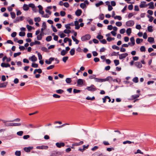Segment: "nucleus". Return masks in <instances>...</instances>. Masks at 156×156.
I'll return each instance as SVG.
<instances>
[{"mask_svg": "<svg viewBox=\"0 0 156 156\" xmlns=\"http://www.w3.org/2000/svg\"><path fill=\"white\" fill-rule=\"evenodd\" d=\"M86 89L87 90H88L91 92H94L97 90V89L95 87V86L93 84H92L90 87H87Z\"/></svg>", "mask_w": 156, "mask_h": 156, "instance_id": "f257e3e1", "label": "nucleus"}, {"mask_svg": "<svg viewBox=\"0 0 156 156\" xmlns=\"http://www.w3.org/2000/svg\"><path fill=\"white\" fill-rule=\"evenodd\" d=\"M90 38V35L89 34H87L82 36L81 37V40L82 41H85L89 40Z\"/></svg>", "mask_w": 156, "mask_h": 156, "instance_id": "f03ea898", "label": "nucleus"}, {"mask_svg": "<svg viewBox=\"0 0 156 156\" xmlns=\"http://www.w3.org/2000/svg\"><path fill=\"white\" fill-rule=\"evenodd\" d=\"M134 24V22L133 20H130L126 22V25L128 27H132Z\"/></svg>", "mask_w": 156, "mask_h": 156, "instance_id": "7ed1b4c3", "label": "nucleus"}, {"mask_svg": "<svg viewBox=\"0 0 156 156\" xmlns=\"http://www.w3.org/2000/svg\"><path fill=\"white\" fill-rule=\"evenodd\" d=\"M11 122L10 121H2L3 122L4 124V126L6 127L12 126V123H9V122Z\"/></svg>", "mask_w": 156, "mask_h": 156, "instance_id": "20e7f679", "label": "nucleus"}, {"mask_svg": "<svg viewBox=\"0 0 156 156\" xmlns=\"http://www.w3.org/2000/svg\"><path fill=\"white\" fill-rule=\"evenodd\" d=\"M117 53L119 55V58L120 59L125 58L128 55V54L127 53H123L121 54H119V52Z\"/></svg>", "mask_w": 156, "mask_h": 156, "instance_id": "39448f33", "label": "nucleus"}, {"mask_svg": "<svg viewBox=\"0 0 156 156\" xmlns=\"http://www.w3.org/2000/svg\"><path fill=\"white\" fill-rule=\"evenodd\" d=\"M54 59V58L52 57H51L49 59V60H46L45 61V62L48 64H50L51 63V62Z\"/></svg>", "mask_w": 156, "mask_h": 156, "instance_id": "423d86ee", "label": "nucleus"}, {"mask_svg": "<svg viewBox=\"0 0 156 156\" xmlns=\"http://www.w3.org/2000/svg\"><path fill=\"white\" fill-rule=\"evenodd\" d=\"M115 80H113V78L111 76H108L105 79H104V82L109 81H115Z\"/></svg>", "mask_w": 156, "mask_h": 156, "instance_id": "0eeeda50", "label": "nucleus"}, {"mask_svg": "<svg viewBox=\"0 0 156 156\" xmlns=\"http://www.w3.org/2000/svg\"><path fill=\"white\" fill-rule=\"evenodd\" d=\"M55 145L57 147L60 148L64 146H65V144L62 142H57L56 143Z\"/></svg>", "mask_w": 156, "mask_h": 156, "instance_id": "6e6552de", "label": "nucleus"}, {"mask_svg": "<svg viewBox=\"0 0 156 156\" xmlns=\"http://www.w3.org/2000/svg\"><path fill=\"white\" fill-rule=\"evenodd\" d=\"M33 147H25L23 149L24 151L27 152H30L31 150L32 149Z\"/></svg>", "mask_w": 156, "mask_h": 156, "instance_id": "1a4fd4ad", "label": "nucleus"}, {"mask_svg": "<svg viewBox=\"0 0 156 156\" xmlns=\"http://www.w3.org/2000/svg\"><path fill=\"white\" fill-rule=\"evenodd\" d=\"M82 11L81 9H78L75 12V13L77 16H80L81 15Z\"/></svg>", "mask_w": 156, "mask_h": 156, "instance_id": "9d476101", "label": "nucleus"}, {"mask_svg": "<svg viewBox=\"0 0 156 156\" xmlns=\"http://www.w3.org/2000/svg\"><path fill=\"white\" fill-rule=\"evenodd\" d=\"M135 65L138 68H140L142 67V65L140 62H137L134 63Z\"/></svg>", "mask_w": 156, "mask_h": 156, "instance_id": "9b49d317", "label": "nucleus"}, {"mask_svg": "<svg viewBox=\"0 0 156 156\" xmlns=\"http://www.w3.org/2000/svg\"><path fill=\"white\" fill-rule=\"evenodd\" d=\"M29 59L31 60L32 62H35L37 61V58L35 55H33L31 57H29Z\"/></svg>", "mask_w": 156, "mask_h": 156, "instance_id": "f8f14e48", "label": "nucleus"}, {"mask_svg": "<svg viewBox=\"0 0 156 156\" xmlns=\"http://www.w3.org/2000/svg\"><path fill=\"white\" fill-rule=\"evenodd\" d=\"M147 5L149 6V9H153L154 8V2H151Z\"/></svg>", "mask_w": 156, "mask_h": 156, "instance_id": "ddd939ff", "label": "nucleus"}, {"mask_svg": "<svg viewBox=\"0 0 156 156\" xmlns=\"http://www.w3.org/2000/svg\"><path fill=\"white\" fill-rule=\"evenodd\" d=\"M48 148L47 146H37L36 148L37 149H47Z\"/></svg>", "mask_w": 156, "mask_h": 156, "instance_id": "4468645a", "label": "nucleus"}, {"mask_svg": "<svg viewBox=\"0 0 156 156\" xmlns=\"http://www.w3.org/2000/svg\"><path fill=\"white\" fill-rule=\"evenodd\" d=\"M1 66L3 67H9L10 66V65L9 63H2L1 64Z\"/></svg>", "mask_w": 156, "mask_h": 156, "instance_id": "2eb2a0df", "label": "nucleus"}, {"mask_svg": "<svg viewBox=\"0 0 156 156\" xmlns=\"http://www.w3.org/2000/svg\"><path fill=\"white\" fill-rule=\"evenodd\" d=\"M146 3L145 2H141L140 5V8H143L144 7H146L147 6V5H145V4Z\"/></svg>", "mask_w": 156, "mask_h": 156, "instance_id": "dca6fc26", "label": "nucleus"}, {"mask_svg": "<svg viewBox=\"0 0 156 156\" xmlns=\"http://www.w3.org/2000/svg\"><path fill=\"white\" fill-rule=\"evenodd\" d=\"M94 80L96 82H104V79L98 78L95 77Z\"/></svg>", "mask_w": 156, "mask_h": 156, "instance_id": "f3484780", "label": "nucleus"}, {"mask_svg": "<svg viewBox=\"0 0 156 156\" xmlns=\"http://www.w3.org/2000/svg\"><path fill=\"white\" fill-rule=\"evenodd\" d=\"M148 41L150 43L152 44L154 41V38L152 37H149L147 39Z\"/></svg>", "mask_w": 156, "mask_h": 156, "instance_id": "a211bd4d", "label": "nucleus"}, {"mask_svg": "<svg viewBox=\"0 0 156 156\" xmlns=\"http://www.w3.org/2000/svg\"><path fill=\"white\" fill-rule=\"evenodd\" d=\"M23 9L25 11H27L29 9V5H27L24 4L23 6Z\"/></svg>", "mask_w": 156, "mask_h": 156, "instance_id": "6ab92c4d", "label": "nucleus"}, {"mask_svg": "<svg viewBox=\"0 0 156 156\" xmlns=\"http://www.w3.org/2000/svg\"><path fill=\"white\" fill-rule=\"evenodd\" d=\"M77 83L78 85H82L83 83V80L81 79H79L77 80Z\"/></svg>", "mask_w": 156, "mask_h": 156, "instance_id": "aec40b11", "label": "nucleus"}, {"mask_svg": "<svg viewBox=\"0 0 156 156\" xmlns=\"http://www.w3.org/2000/svg\"><path fill=\"white\" fill-rule=\"evenodd\" d=\"M42 72V70L41 69H35L34 70V74H35L37 72L39 73H41Z\"/></svg>", "mask_w": 156, "mask_h": 156, "instance_id": "412c9836", "label": "nucleus"}, {"mask_svg": "<svg viewBox=\"0 0 156 156\" xmlns=\"http://www.w3.org/2000/svg\"><path fill=\"white\" fill-rule=\"evenodd\" d=\"M72 38L74 41L75 42V43L76 44H78L79 42V41L77 40L76 38H75L73 36H72Z\"/></svg>", "mask_w": 156, "mask_h": 156, "instance_id": "4be33fe9", "label": "nucleus"}, {"mask_svg": "<svg viewBox=\"0 0 156 156\" xmlns=\"http://www.w3.org/2000/svg\"><path fill=\"white\" fill-rule=\"evenodd\" d=\"M7 83V82L0 83V88L5 87H6Z\"/></svg>", "mask_w": 156, "mask_h": 156, "instance_id": "5701e85b", "label": "nucleus"}, {"mask_svg": "<svg viewBox=\"0 0 156 156\" xmlns=\"http://www.w3.org/2000/svg\"><path fill=\"white\" fill-rule=\"evenodd\" d=\"M75 50L74 48H73L71 49L69 51L70 54L71 55H73L75 54Z\"/></svg>", "mask_w": 156, "mask_h": 156, "instance_id": "b1692460", "label": "nucleus"}, {"mask_svg": "<svg viewBox=\"0 0 156 156\" xmlns=\"http://www.w3.org/2000/svg\"><path fill=\"white\" fill-rule=\"evenodd\" d=\"M140 96V94H135L132 96L131 97L132 99H135L138 97Z\"/></svg>", "mask_w": 156, "mask_h": 156, "instance_id": "393cba45", "label": "nucleus"}, {"mask_svg": "<svg viewBox=\"0 0 156 156\" xmlns=\"http://www.w3.org/2000/svg\"><path fill=\"white\" fill-rule=\"evenodd\" d=\"M126 33L128 36L130 35V34L131 33V28H129L126 30Z\"/></svg>", "mask_w": 156, "mask_h": 156, "instance_id": "a878e982", "label": "nucleus"}, {"mask_svg": "<svg viewBox=\"0 0 156 156\" xmlns=\"http://www.w3.org/2000/svg\"><path fill=\"white\" fill-rule=\"evenodd\" d=\"M52 39V37L51 36H49L46 37V40L47 41H50Z\"/></svg>", "mask_w": 156, "mask_h": 156, "instance_id": "bb28decb", "label": "nucleus"}, {"mask_svg": "<svg viewBox=\"0 0 156 156\" xmlns=\"http://www.w3.org/2000/svg\"><path fill=\"white\" fill-rule=\"evenodd\" d=\"M64 92V90L62 89H59L56 90V92L59 94H62Z\"/></svg>", "mask_w": 156, "mask_h": 156, "instance_id": "cd10ccee", "label": "nucleus"}, {"mask_svg": "<svg viewBox=\"0 0 156 156\" xmlns=\"http://www.w3.org/2000/svg\"><path fill=\"white\" fill-rule=\"evenodd\" d=\"M67 51L65 50H63L61 52V55L62 56H64L67 53Z\"/></svg>", "mask_w": 156, "mask_h": 156, "instance_id": "c85d7f7f", "label": "nucleus"}, {"mask_svg": "<svg viewBox=\"0 0 156 156\" xmlns=\"http://www.w3.org/2000/svg\"><path fill=\"white\" fill-rule=\"evenodd\" d=\"M147 30L149 32H152L153 31L152 27L151 26H148L147 27Z\"/></svg>", "mask_w": 156, "mask_h": 156, "instance_id": "c756f323", "label": "nucleus"}, {"mask_svg": "<svg viewBox=\"0 0 156 156\" xmlns=\"http://www.w3.org/2000/svg\"><path fill=\"white\" fill-rule=\"evenodd\" d=\"M26 127L28 128H35V126L32 124H29L26 125Z\"/></svg>", "mask_w": 156, "mask_h": 156, "instance_id": "7c9ffc66", "label": "nucleus"}, {"mask_svg": "<svg viewBox=\"0 0 156 156\" xmlns=\"http://www.w3.org/2000/svg\"><path fill=\"white\" fill-rule=\"evenodd\" d=\"M133 81L135 83H138V78L137 77H134L133 79Z\"/></svg>", "mask_w": 156, "mask_h": 156, "instance_id": "2f4dec72", "label": "nucleus"}, {"mask_svg": "<svg viewBox=\"0 0 156 156\" xmlns=\"http://www.w3.org/2000/svg\"><path fill=\"white\" fill-rule=\"evenodd\" d=\"M66 81L67 83H70L72 82V80L70 78H67L66 79Z\"/></svg>", "mask_w": 156, "mask_h": 156, "instance_id": "473e14b6", "label": "nucleus"}, {"mask_svg": "<svg viewBox=\"0 0 156 156\" xmlns=\"http://www.w3.org/2000/svg\"><path fill=\"white\" fill-rule=\"evenodd\" d=\"M112 49H116L118 50H119L120 49L119 48V47L116 46V45H112Z\"/></svg>", "mask_w": 156, "mask_h": 156, "instance_id": "72a5a7b5", "label": "nucleus"}, {"mask_svg": "<svg viewBox=\"0 0 156 156\" xmlns=\"http://www.w3.org/2000/svg\"><path fill=\"white\" fill-rule=\"evenodd\" d=\"M132 143H134V142H132L131 141H129V140H126V141L123 142V144H131Z\"/></svg>", "mask_w": 156, "mask_h": 156, "instance_id": "f704fd0d", "label": "nucleus"}, {"mask_svg": "<svg viewBox=\"0 0 156 156\" xmlns=\"http://www.w3.org/2000/svg\"><path fill=\"white\" fill-rule=\"evenodd\" d=\"M140 50L141 52H144L146 51V48L144 46H142L141 47Z\"/></svg>", "mask_w": 156, "mask_h": 156, "instance_id": "c9c22d12", "label": "nucleus"}, {"mask_svg": "<svg viewBox=\"0 0 156 156\" xmlns=\"http://www.w3.org/2000/svg\"><path fill=\"white\" fill-rule=\"evenodd\" d=\"M10 14L11 17L12 19H14L16 17V14L14 12H10Z\"/></svg>", "mask_w": 156, "mask_h": 156, "instance_id": "e433bc0d", "label": "nucleus"}, {"mask_svg": "<svg viewBox=\"0 0 156 156\" xmlns=\"http://www.w3.org/2000/svg\"><path fill=\"white\" fill-rule=\"evenodd\" d=\"M80 6L81 8L84 9L86 7L85 3H81L80 4Z\"/></svg>", "mask_w": 156, "mask_h": 156, "instance_id": "4c0bfd02", "label": "nucleus"}, {"mask_svg": "<svg viewBox=\"0 0 156 156\" xmlns=\"http://www.w3.org/2000/svg\"><path fill=\"white\" fill-rule=\"evenodd\" d=\"M26 27L29 31H30L32 29V27L28 25H27L26 26Z\"/></svg>", "mask_w": 156, "mask_h": 156, "instance_id": "58836bf2", "label": "nucleus"}, {"mask_svg": "<svg viewBox=\"0 0 156 156\" xmlns=\"http://www.w3.org/2000/svg\"><path fill=\"white\" fill-rule=\"evenodd\" d=\"M103 3L102 1H101L99 3H96L95 4V5L96 7H98L100 5H102L103 4Z\"/></svg>", "mask_w": 156, "mask_h": 156, "instance_id": "ea45409f", "label": "nucleus"}, {"mask_svg": "<svg viewBox=\"0 0 156 156\" xmlns=\"http://www.w3.org/2000/svg\"><path fill=\"white\" fill-rule=\"evenodd\" d=\"M130 41L131 43H132V44H135V39L134 37H133L130 38Z\"/></svg>", "mask_w": 156, "mask_h": 156, "instance_id": "a19ab883", "label": "nucleus"}, {"mask_svg": "<svg viewBox=\"0 0 156 156\" xmlns=\"http://www.w3.org/2000/svg\"><path fill=\"white\" fill-rule=\"evenodd\" d=\"M15 155L17 156H20L21 155V152L20 151H16L15 152Z\"/></svg>", "mask_w": 156, "mask_h": 156, "instance_id": "79ce46f5", "label": "nucleus"}, {"mask_svg": "<svg viewBox=\"0 0 156 156\" xmlns=\"http://www.w3.org/2000/svg\"><path fill=\"white\" fill-rule=\"evenodd\" d=\"M96 77V75H92L90 76L89 77V78L90 79H95Z\"/></svg>", "mask_w": 156, "mask_h": 156, "instance_id": "37998d69", "label": "nucleus"}, {"mask_svg": "<svg viewBox=\"0 0 156 156\" xmlns=\"http://www.w3.org/2000/svg\"><path fill=\"white\" fill-rule=\"evenodd\" d=\"M115 19H118L119 20H122V17L121 16H116L114 17Z\"/></svg>", "mask_w": 156, "mask_h": 156, "instance_id": "c03bdc74", "label": "nucleus"}, {"mask_svg": "<svg viewBox=\"0 0 156 156\" xmlns=\"http://www.w3.org/2000/svg\"><path fill=\"white\" fill-rule=\"evenodd\" d=\"M41 20V18L39 17L35 18L34 19V21L36 22H39Z\"/></svg>", "mask_w": 156, "mask_h": 156, "instance_id": "a18cd8bd", "label": "nucleus"}, {"mask_svg": "<svg viewBox=\"0 0 156 156\" xmlns=\"http://www.w3.org/2000/svg\"><path fill=\"white\" fill-rule=\"evenodd\" d=\"M31 66L33 67L36 68L38 67V65L37 64L35 63H33L32 64Z\"/></svg>", "mask_w": 156, "mask_h": 156, "instance_id": "49530a36", "label": "nucleus"}, {"mask_svg": "<svg viewBox=\"0 0 156 156\" xmlns=\"http://www.w3.org/2000/svg\"><path fill=\"white\" fill-rule=\"evenodd\" d=\"M21 125L20 123H12V126H20Z\"/></svg>", "mask_w": 156, "mask_h": 156, "instance_id": "de8ad7c7", "label": "nucleus"}, {"mask_svg": "<svg viewBox=\"0 0 156 156\" xmlns=\"http://www.w3.org/2000/svg\"><path fill=\"white\" fill-rule=\"evenodd\" d=\"M114 62L115 66H117L119 64V61L118 60H115Z\"/></svg>", "mask_w": 156, "mask_h": 156, "instance_id": "09e8293b", "label": "nucleus"}, {"mask_svg": "<svg viewBox=\"0 0 156 156\" xmlns=\"http://www.w3.org/2000/svg\"><path fill=\"white\" fill-rule=\"evenodd\" d=\"M81 90L74 89L73 90V92L74 93H77L80 92Z\"/></svg>", "mask_w": 156, "mask_h": 156, "instance_id": "8fccbe9b", "label": "nucleus"}, {"mask_svg": "<svg viewBox=\"0 0 156 156\" xmlns=\"http://www.w3.org/2000/svg\"><path fill=\"white\" fill-rule=\"evenodd\" d=\"M104 16L103 14H101L99 15V19L102 20L104 19Z\"/></svg>", "mask_w": 156, "mask_h": 156, "instance_id": "3c124183", "label": "nucleus"}, {"mask_svg": "<svg viewBox=\"0 0 156 156\" xmlns=\"http://www.w3.org/2000/svg\"><path fill=\"white\" fill-rule=\"evenodd\" d=\"M23 131H20L17 133V134L19 136H22L23 134Z\"/></svg>", "mask_w": 156, "mask_h": 156, "instance_id": "603ef678", "label": "nucleus"}, {"mask_svg": "<svg viewBox=\"0 0 156 156\" xmlns=\"http://www.w3.org/2000/svg\"><path fill=\"white\" fill-rule=\"evenodd\" d=\"M115 24L117 26L120 27L122 25V23L120 22H118L116 23Z\"/></svg>", "mask_w": 156, "mask_h": 156, "instance_id": "864d4df0", "label": "nucleus"}, {"mask_svg": "<svg viewBox=\"0 0 156 156\" xmlns=\"http://www.w3.org/2000/svg\"><path fill=\"white\" fill-rule=\"evenodd\" d=\"M68 58V56L64 57L62 58V61L64 62H66Z\"/></svg>", "mask_w": 156, "mask_h": 156, "instance_id": "5fc2aeb1", "label": "nucleus"}, {"mask_svg": "<svg viewBox=\"0 0 156 156\" xmlns=\"http://www.w3.org/2000/svg\"><path fill=\"white\" fill-rule=\"evenodd\" d=\"M19 36L21 37H23L25 36V33L24 32H20L19 34Z\"/></svg>", "mask_w": 156, "mask_h": 156, "instance_id": "6e6d98bb", "label": "nucleus"}, {"mask_svg": "<svg viewBox=\"0 0 156 156\" xmlns=\"http://www.w3.org/2000/svg\"><path fill=\"white\" fill-rule=\"evenodd\" d=\"M42 37L41 34H39L37 36V39L38 40H41L42 39Z\"/></svg>", "mask_w": 156, "mask_h": 156, "instance_id": "4d7b16f0", "label": "nucleus"}, {"mask_svg": "<svg viewBox=\"0 0 156 156\" xmlns=\"http://www.w3.org/2000/svg\"><path fill=\"white\" fill-rule=\"evenodd\" d=\"M51 27L53 32H57V30L56 28L53 25H52L51 26Z\"/></svg>", "mask_w": 156, "mask_h": 156, "instance_id": "13d9d810", "label": "nucleus"}, {"mask_svg": "<svg viewBox=\"0 0 156 156\" xmlns=\"http://www.w3.org/2000/svg\"><path fill=\"white\" fill-rule=\"evenodd\" d=\"M60 14L61 16H64L66 15V12L64 11H61L60 12Z\"/></svg>", "mask_w": 156, "mask_h": 156, "instance_id": "bf43d9fd", "label": "nucleus"}, {"mask_svg": "<svg viewBox=\"0 0 156 156\" xmlns=\"http://www.w3.org/2000/svg\"><path fill=\"white\" fill-rule=\"evenodd\" d=\"M54 65H50L49 66L47 67V70L52 69L54 68Z\"/></svg>", "mask_w": 156, "mask_h": 156, "instance_id": "052dcab7", "label": "nucleus"}, {"mask_svg": "<svg viewBox=\"0 0 156 156\" xmlns=\"http://www.w3.org/2000/svg\"><path fill=\"white\" fill-rule=\"evenodd\" d=\"M70 32V30H67L66 29L64 31V33L66 34H69Z\"/></svg>", "mask_w": 156, "mask_h": 156, "instance_id": "680f3d73", "label": "nucleus"}, {"mask_svg": "<svg viewBox=\"0 0 156 156\" xmlns=\"http://www.w3.org/2000/svg\"><path fill=\"white\" fill-rule=\"evenodd\" d=\"M21 54V52H19L18 53H15L14 54V57H16L17 56L20 55Z\"/></svg>", "mask_w": 156, "mask_h": 156, "instance_id": "e2e57ef3", "label": "nucleus"}, {"mask_svg": "<svg viewBox=\"0 0 156 156\" xmlns=\"http://www.w3.org/2000/svg\"><path fill=\"white\" fill-rule=\"evenodd\" d=\"M125 29L124 28L121 29L120 30V33L121 34H123L125 32Z\"/></svg>", "mask_w": 156, "mask_h": 156, "instance_id": "0e129e2a", "label": "nucleus"}, {"mask_svg": "<svg viewBox=\"0 0 156 156\" xmlns=\"http://www.w3.org/2000/svg\"><path fill=\"white\" fill-rule=\"evenodd\" d=\"M53 97L55 98H59L60 97V96L56 94H53Z\"/></svg>", "mask_w": 156, "mask_h": 156, "instance_id": "69168bd1", "label": "nucleus"}, {"mask_svg": "<svg viewBox=\"0 0 156 156\" xmlns=\"http://www.w3.org/2000/svg\"><path fill=\"white\" fill-rule=\"evenodd\" d=\"M16 35V33L15 32H13L11 34V36L12 37H14Z\"/></svg>", "mask_w": 156, "mask_h": 156, "instance_id": "338daca9", "label": "nucleus"}, {"mask_svg": "<svg viewBox=\"0 0 156 156\" xmlns=\"http://www.w3.org/2000/svg\"><path fill=\"white\" fill-rule=\"evenodd\" d=\"M37 55L38 56V59L39 60H41L42 59V55L41 54L38 52L37 54Z\"/></svg>", "mask_w": 156, "mask_h": 156, "instance_id": "774afa93", "label": "nucleus"}]
</instances>
